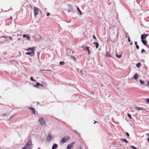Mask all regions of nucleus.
I'll return each instance as SVG.
<instances>
[{
  "label": "nucleus",
  "instance_id": "1",
  "mask_svg": "<svg viewBox=\"0 0 149 149\" xmlns=\"http://www.w3.org/2000/svg\"><path fill=\"white\" fill-rule=\"evenodd\" d=\"M26 51H28V52L25 53L26 55H28L31 56H33L35 54V48L34 47H30L28 49H25Z\"/></svg>",
  "mask_w": 149,
  "mask_h": 149
},
{
  "label": "nucleus",
  "instance_id": "2",
  "mask_svg": "<svg viewBox=\"0 0 149 149\" xmlns=\"http://www.w3.org/2000/svg\"><path fill=\"white\" fill-rule=\"evenodd\" d=\"M38 121L40 125L42 126H46V125L45 120L42 117H40L39 118Z\"/></svg>",
  "mask_w": 149,
  "mask_h": 149
},
{
  "label": "nucleus",
  "instance_id": "3",
  "mask_svg": "<svg viewBox=\"0 0 149 149\" xmlns=\"http://www.w3.org/2000/svg\"><path fill=\"white\" fill-rule=\"evenodd\" d=\"M31 142L30 141H28L22 149H31Z\"/></svg>",
  "mask_w": 149,
  "mask_h": 149
},
{
  "label": "nucleus",
  "instance_id": "4",
  "mask_svg": "<svg viewBox=\"0 0 149 149\" xmlns=\"http://www.w3.org/2000/svg\"><path fill=\"white\" fill-rule=\"evenodd\" d=\"M70 139V137L69 136H66L64 137L61 140V143H64L69 141Z\"/></svg>",
  "mask_w": 149,
  "mask_h": 149
},
{
  "label": "nucleus",
  "instance_id": "5",
  "mask_svg": "<svg viewBox=\"0 0 149 149\" xmlns=\"http://www.w3.org/2000/svg\"><path fill=\"white\" fill-rule=\"evenodd\" d=\"M40 10L37 7H34V14L35 16L38 15L40 12Z\"/></svg>",
  "mask_w": 149,
  "mask_h": 149
},
{
  "label": "nucleus",
  "instance_id": "6",
  "mask_svg": "<svg viewBox=\"0 0 149 149\" xmlns=\"http://www.w3.org/2000/svg\"><path fill=\"white\" fill-rule=\"evenodd\" d=\"M135 109L138 111H146V109L144 108H143L142 107H135L134 108Z\"/></svg>",
  "mask_w": 149,
  "mask_h": 149
},
{
  "label": "nucleus",
  "instance_id": "7",
  "mask_svg": "<svg viewBox=\"0 0 149 149\" xmlns=\"http://www.w3.org/2000/svg\"><path fill=\"white\" fill-rule=\"evenodd\" d=\"M52 136L51 134L49 133L48 134L47 136V140L48 141H50L52 139Z\"/></svg>",
  "mask_w": 149,
  "mask_h": 149
},
{
  "label": "nucleus",
  "instance_id": "8",
  "mask_svg": "<svg viewBox=\"0 0 149 149\" xmlns=\"http://www.w3.org/2000/svg\"><path fill=\"white\" fill-rule=\"evenodd\" d=\"M75 143L74 142L70 143V144L68 145L67 148V149H71L73 147V145Z\"/></svg>",
  "mask_w": 149,
  "mask_h": 149
},
{
  "label": "nucleus",
  "instance_id": "9",
  "mask_svg": "<svg viewBox=\"0 0 149 149\" xmlns=\"http://www.w3.org/2000/svg\"><path fill=\"white\" fill-rule=\"evenodd\" d=\"M40 86L41 87H43V85L39 83H36V85H34L33 86L34 87H36V88H38V86Z\"/></svg>",
  "mask_w": 149,
  "mask_h": 149
},
{
  "label": "nucleus",
  "instance_id": "10",
  "mask_svg": "<svg viewBox=\"0 0 149 149\" xmlns=\"http://www.w3.org/2000/svg\"><path fill=\"white\" fill-rule=\"evenodd\" d=\"M141 38L142 40V42L143 43L146 45L147 44L146 40L144 39L146 38Z\"/></svg>",
  "mask_w": 149,
  "mask_h": 149
},
{
  "label": "nucleus",
  "instance_id": "11",
  "mask_svg": "<svg viewBox=\"0 0 149 149\" xmlns=\"http://www.w3.org/2000/svg\"><path fill=\"white\" fill-rule=\"evenodd\" d=\"M82 48L85 50H88V49H89V47L88 46H85L83 45L82 46Z\"/></svg>",
  "mask_w": 149,
  "mask_h": 149
},
{
  "label": "nucleus",
  "instance_id": "12",
  "mask_svg": "<svg viewBox=\"0 0 149 149\" xmlns=\"http://www.w3.org/2000/svg\"><path fill=\"white\" fill-rule=\"evenodd\" d=\"M147 36H149V35L148 34L144 33L141 35V37H146Z\"/></svg>",
  "mask_w": 149,
  "mask_h": 149
},
{
  "label": "nucleus",
  "instance_id": "13",
  "mask_svg": "<svg viewBox=\"0 0 149 149\" xmlns=\"http://www.w3.org/2000/svg\"><path fill=\"white\" fill-rule=\"evenodd\" d=\"M77 9L78 11V14L79 15H81L82 14V12L81 10L79 9L78 7H77Z\"/></svg>",
  "mask_w": 149,
  "mask_h": 149
},
{
  "label": "nucleus",
  "instance_id": "14",
  "mask_svg": "<svg viewBox=\"0 0 149 149\" xmlns=\"http://www.w3.org/2000/svg\"><path fill=\"white\" fill-rule=\"evenodd\" d=\"M57 146H58V145L57 144H53V145L52 147V149H55L56 148V147H57Z\"/></svg>",
  "mask_w": 149,
  "mask_h": 149
},
{
  "label": "nucleus",
  "instance_id": "15",
  "mask_svg": "<svg viewBox=\"0 0 149 149\" xmlns=\"http://www.w3.org/2000/svg\"><path fill=\"white\" fill-rule=\"evenodd\" d=\"M139 78V76L137 74H135L133 76V78L135 80Z\"/></svg>",
  "mask_w": 149,
  "mask_h": 149
},
{
  "label": "nucleus",
  "instance_id": "16",
  "mask_svg": "<svg viewBox=\"0 0 149 149\" xmlns=\"http://www.w3.org/2000/svg\"><path fill=\"white\" fill-rule=\"evenodd\" d=\"M29 109L31 110L33 113L35 115V111L34 109L32 107H30Z\"/></svg>",
  "mask_w": 149,
  "mask_h": 149
},
{
  "label": "nucleus",
  "instance_id": "17",
  "mask_svg": "<svg viewBox=\"0 0 149 149\" xmlns=\"http://www.w3.org/2000/svg\"><path fill=\"white\" fill-rule=\"evenodd\" d=\"M31 36L28 34H24L23 36V37H30Z\"/></svg>",
  "mask_w": 149,
  "mask_h": 149
},
{
  "label": "nucleus",
  "instance_id": "18",
  "mask_svg": "<svg viewBox=\"0 0 149 149\" xmlns=\"http://www.w3.org/2000/svg\"><path fill=\"white\" fill-rule=\"evenodd\" d=\"M116 57L118 58H120L121 57L122 55L121 54H120L119 55H118L117 54H116Z\"/></svg>",
  "mask_w": 149,
  "mask_h": 149
},
{
  "label": "nucleus",
  "instance_id": "19",
  "mask_svg": "<svg viewBox=\"0 0 149 149\" xmlns=\"http://www.w3.org/2000/svg\"><path fill=\"white\" fill-rule=\"evenodd\" d=\"M93 43L95 44L96 48H97L99 46V44H98V43L97 42H93Z\"/></svg>",
  "mask_w": 149,
  "mask_h": 149
},
{
  "label": "nucleus",
  "instance_id": "20",
  "mask_svg": "<svg viewBox=\"0 0 149 149\" xmlns=\"http://www.w3.org/2000/svg\"><path fill=\"white\" fill-rule=\"evenodd\" d=\"M15 115H13V116H10V117L8 119V120H10L11 119L15 117Z\"/></svg>",
  "mask_w": 149,
  "mask_h": 149
},
{
  "label": "nucleus",
  "instance_id": "21",
  "mask_svg": "<svg viewBox=\"0 0 149 149\" xmlns=\"http://www.w3.org/2000/svg\"><path fill=\"white\" fill-rule=\"evenodd\" d=\"M121 141H122L123 142H125L126 143H128V141H127V140L125 139H122L121 140Z\"/></svg>",
  "mask_w": 149,
  "mask_h": 149
},
{
  "label": "nucleus",
  "instance_id": "22",
  "mask_svg": "<svg viewBox=\"0 0 149 149\" xmlns=\"http://www.w3.org/2000/svg\"><path fill=\"white\" fill-rule=\"evenodd\" d=\"M71 59H72L73 60H74V61H76L75 58L73 56H71Z\"/></svg>",
  "mask_w": 149,
  "mask_h": 149
},
{
  "label": "nucleus",
  "instance_id": "23",
  "mask_svg": "<svg viewBox=\"0 0 149 149\" xmlns=\"http://www.w3.org/2000/svg\"><path fill=\"white\" fill-rule=\"evenodd\" d=\"M140 63H139L136 64V67L138 68H139L140 66Z\"/></svg>",
  "mask_w": 149,
  "mask_h": 149
},
{
  "label": "nucleus",
  "instance_id": "24",
  "mask_svg": "<svg viewBox=\"0 0 149 149\" xmlns=\"http://www.w3.org/2000/svg\"><path fill=\"white\" fill-rule=\"evenodd\" d=\"M59 64L60 65H63L65 64V63L63 61H60Z\"/></svg>",
  "mask_w": 149,
  "mask_h": 149
},
{
  "label": "nucleus",
  "instance_id": "25",
  "mask_svg": "<svg viewBox=\"0 0 149 149\" xmlns=\"http://www.w3.org/2000/svg\"><path fill=\"white\" fill-rule=\"evenodd\" d=\"M106 56L108 57H110V55L109 54L108 52H106Z\"/></svg>",
  "mask_w": 149,
  "mask_h": 149
},
{
  "label": "nucleus",
  "instance_id": "26",
  "mask_svg": "<svg viewBox=\"0 0 149 149\" xmlns=\"http://www.w3.org/2000/svg\"><path fill=\"white\" fill-rule=\"evenodd\" d=\"M139 81L141 84H143L144 83V82L141 80H139Z\"/></svg>",
  "mask_w": 149,
  "mask_h": 149
},
{
  "label": "nucleus",
  "instance_id": "27",
  "mask_svg": "<svg viewBox=\"0 0 149 149\" xmlns=\"http://www.w3.org/2000/svg\"><path fill=\"white\" fill-rule=\"evenodd\" d=\"M2 116L3 117H6L7 116V114L6 113H3L2 115Z\"/></svg>",
  "mask_w": 149,
  "mask_h": 149
},
{
  "label": "nucleus",
  "instance_id": "28",
  "mask_svg": "<svg viewBox=\"0 0 149 149\" xmlns=\"http://www.w3.org/2000/svg\"><path fill=\"white\" fill-rule=\"evenodd\" d=\"M34 36L35 37H40L41 36L38 34H36Z\"/></svg>",
  "mask_w": 149,
  "mask_h": 149
},
{
  "label": "nucleus",
  "instance_id": "29",
  "mask_svg": "<svg viewBox=\"0 0 149 149\" xmlns=\"http://www.w3.org/2000/svg\"><path fill=\"white\" fill-rule=\"evenodd\" d=\"M31 81H34V82L36 81L33 79L32 77H31Z\"/></svg>",
  "mask_w": 149,
  "mask_h": 149
},
{
  "label": "nucleus",
  "instance_id": "30",
  "mask_svg": "<svg viewBox=\"0 0 149 149\" xmlns=\"http://www.w3.org/2000/svg\"><path fill=\"white\" fill-rule=\"evenodd\" d=\"M127 116H128L129 118H130L131 119H132V117L131 116V115L130 114H128L127 115Z\"/></svg>",
  "mask_w": 149,
  "mask_h": 149
},
{
  "label": "nucleus",
  "instance_id": "31",
  "mask_svg": "<svg viewBox=\"0 0 149 149\" xmlns=\"http://www.w3.org/2000/svg\"><path fill=\"white\" fill-rule=\"evenodd\" d=\"M131 147L132 148H133L134 149H137L134 146H131Z\"/></svg>",
  "mask_w": 149,
  "mask_h": 149
},
{
  "label": "nucleus",
  "instance_id": "32",
  "mask_svg": "<svg viewBox=\"0 0 149 149\" xmlns=\"http://www.w3.org/2000/svg\"><path fill=\"white\" fill-rule=\"evenodd\" d=\"M145 52V50L143 49H142L141 50V52L142 53H143V52Z\"/></svg>",
  "mask_w": 149,
  "mask_h": 149
},
{
  "label": "nucleus",
  "instance_id": "33",
  "mask_svg": "<svg viewBox=\"0 0 149 149\" xmlns=\"http://www.w3.org/2000/svg\"><path fill=\"white\" fill-rule=\"evenodd\" d=\"M146 101L147 102L149 103V98H147L146 100Z\"/></svg>",
  "mask_w": 149,
  "mask_h": 149
},
{
  "label": "nucleus",
  "instance_id": "34",
  "mask_svg": "<svg viewBox=\"0 0 149 149\" xmlns=\"http://www.w3.org/2000/svg\"><path fill=\"white\" fill-rule=\"evenodd\" d=\"M0 38V43L3 42V40H2L1 38Z\"/></svg>",
  "mask_w": 149,
  "mask_h": 149
},
{
  "label": "nucleus",
  "instance_id": "35",
  "mask_svg": "<svg viewBox=\"0 0 149 149\" xmlns=\"http://www.w3.org/2000/svg\"><path fill=\"white\" fill-rule=\"evenodd\" d=\"M136 48L137 49H139V45H136Z\"/></svg>",
  "mask_w": 149,
  "mask_h": 149
},
{
  "label": "nucleus",
  "instance_id": "36",
  "mask_svg": "<svg viewBox=\"0 0 149 149\" xmlns=\"http://www.w3.org/2000/svg\"><path fill=\"white\" fill-rule=\"evenodd\" d=\"M126 135H127V136H129V133H128V132H126Z\"/></svg>",
  "mask_w": 149,
  "mask_h": 149
},
{
  "label": "nucleus",
  "instance_id": "37",
  "mask_svg": "<svg viewBox=\"0 0 149 149\" xmlns=\"http://www.w3.org/2000/svg\"><path fill=\"white\" fill-rule=\"evenodd\" d=\"M87 50L88 51V54H90V51L89 49H88V50Z\"/></svg>",
  "mask_w": 149,
  "mask_h": 149
},
{
  "label": "nucleus",
  "instance_id": "38",
  "mask_svg": "<svg viewBox=\"0 0 149 149\" xmlns=\"http://www.w3.org/2000/svg\"><path fill=\"white\" fill-rule=\"evenodd\" d=\"M134 43H135V45H137V42H134Z\"/></svg>",
  "mask_w": 149,
  "mask_h": 149
},
{
  "label": "nucleus",
  "instance_id": "39",
  "mask_svg": "<svg viewBox=\"0 0 149 149\" xmlns=\"http://www.w3.org/2000/svg\"><path fill=\"white\" fill-rule=\"evenodd\" d=\"M128 41L129 42H130V38H128Z\"/></svg>",
  "mask_w": 149,
  "mask_h": 149
},
{
  "label": "nucleus",
  "instance_id": "40",
  "mask_svg": "<svg viewBox=\"0 0 149 149\" xmlns=\"http://www.w3.org/2000/svg\"><path fill=\"white\" fill-rule=\"evenodd\" d=\"M146 135L148 137V138H149V134H146Z\"/></svg>",
  "mask_w": 149,
  "mask_h": 149
},
{
  "label": "nucleus",
  "instance_id": "41",
  "mask_svg": "<svg viewBox=\"0 0 149 149\" xmlns=\"http://www.w3.org/2000/svg\"><path fill=\"white\" fill-rule=\"evenodd\" d=\"M49 13H48L47 14V16H49Z\"/></svg>",
  "mask_w": 149,
  "mask_h": 149
},
{
  "label": "nucleus",
  "instance_id": "42",
  "mask_svg": "<svg viewBox=\"0 0 149 149\" xmlns=\"http://www.w3.org/2000/svg\"><path fill=\"white\" fill-rule=\"evenodd\" d=\"M147 140L149 142V138H148L147 139Z\"/></svg>",
  "mask_w": 149,
  "mask_h": 149
},
{
  "label": "nucleus",
  "instance_id": "43",
  "mask_svg": "<svg viewBox=\"0 0 149 149\" xmlns=\"http://www.w3.org/2000/svg\"><path fill=\"white\" fill-rule=\"evenodd\" d=\"M27 38V40H29L30 39V38Z\"/></svg>",
  "mask_w": 149,
  "mask_h": 149
},
{
  "label": "nucleus",
  "instance_id": "44",
  "mask_svg": "<svg viewBox=\"0 0 149 149\" xmlns=\"http://www.w3.org/2000/svg\"><path fill=\"white\" fill-rule=\"evenodd\" d=\"M10 40H12V38H9Z\"/></svg>",
  "mask_w": 149,
  "mask_h": 149
},
{
  "label": "nucleus",
  "instance_id": "45",
  "mask_svg": "<svg viewBox=\"0 0 149 149\" xmlns=\"http://www.w3.org/2000/svg\"><path fill=\"white\" fill-rule=\"evenodd\" d=\"M130 45H132V43H130Z\"/></svg>",
  "mask_w": 149,
  "mask_h": 149
},
{
  "label": "nucleus",
  "instance_id": "46",
  "mask_svg": "<svg viewBox=\"0 0 149 149\" xmlns=\"http://www.w3.org/2000/svg\"><path fill=\"white\" fill-rule=\"evenodd\" d=\"M148 85L149 86V81H148Z\"/></svg>",
  "mask_w": 149,
  "mask_h": 149
},
{
  "label": "nucleus",
  "instance_id": "47",
  "mask_svg": "<svg viewBox=\"0 0 149 149\" xmlns=\"http://www.w3.org/2000/svg\"><path fill=\"white\" fill-rule=\"evenodd\" d=\"M68 11L69 12H70V10H68Z\"/></svg>",
  "mask_w": 149,
  "mask_h": 149
},
{
  "label": "nucleus",
  "instance_id": "48",
  "mask_svg": "<svg viewBox=\"0 0 149 149\" xmlns=\"http://www.w3.org/2000/svg\"><path fill=\"white\" fill-rule=\"evenodd\" d=\"M10 18L12 19V17H10Z\"/></svg>",
  "mask_w": 149,
  "mask_h": 149
},
{
  "label": "nucleus",
  "instance_id": "49",
  "mask_svg": "<svg viewBox=\"0 0 149 149\" xmlns=\"http://www.w3.org/2000/svg\"><path fill=\"white\" fill-rule=\"evenodd\" d=\"M97 123V121H95V122H94V124H95V123Z\"/></svg>",
  "mask_w": 149,
  "mask_h": 149
},
{
  "label": "nucleus",
  "instance_id": "50",
  "mask_svg": "<svg viewBox=\"0 0 149 149\" xmlns=\"http://www.w3.org/2000/svg\"><path fill=\"white\" fill-rule=\"evenodd\" d=\"M20 40V39L19 38L18 40Z\"/></svg>",
  "mask_w": 149,
  "mask_h": 149
},
{
  "label": "nucleus",
  "instance_id": "51",
  "mask_svg": "<svg viewBox=\"0 0 149 149\" xmlns=\"http://www.w3.org/2000/svg\"><path fill=\"white\" fill-rule=\"evenodd\" d=\"M93 37L94 38V37H95L94 36H93Z\"/></svg>",
  "mask_w": 149,
  "mask_h": 149
},
{
  "label": "nucleus",
  "instance_id": "52",
  "mask_svg": "<svg viewBox=\"0 0 149 149\" xmlns=\"http://www.w3.org/2000/svg\"><path fill=\"white\" fill-rule=\"evenodd\" d=\"M75 132L76 133H77V131H75Z\"/></svg>",
  "mask_w": 149,
  "mask_h": 149
},
{
  "label": "nucleus",
  "instance_id": "53",
  "mask_svg": "<svg viewBox=\"0 0 149 149\" xmlns=\"http://www.w3.org/2000/svg\"><path fill=\"white\" fill-rule=\"evenodd\" d=\"M94 38L95 39H96V38Z\"/></svg>",
  "mask_w": 149,
  "mask_h": 149
},
{
  "label": "nucleus",
  "instance_id": "54",
  "mask_svg": "<svg viewBox=\"0 0 149 149\" xmlns=\"http://www.w3.org/2000/svg\"><path fill=\"white\" fill-rule=\"evenodd\" d=\"M81 73L82 74V71H81Z\"/></svg>",
  "mask_w": 149,
  "mask_h": 149
},
{
  "label": "nucleus",
  "instance_id": "55",
  "mask_svg": "<svg viewBox=\"0 0 149 149\" xmlns=\"http://www.w3.org/2000/svg\"><path fill=\"white\" fill-rule=\"evenodd\" d=\"M2 37L4 38L5 37L4 36H3Z\"/></svg>",
  "mask_w": 149,
  "mask_h": 149
},
{
  "label": "nucleus",
  "instance_id": "56",
  "mask_svg": "<svg viewBox=\"0 0 149 149\" xmlns=\"http://www.w3.org/2000/svg\"><path fill=\"white\" fill-rule=\"evenodd\" d=\"M38 149H40V148H38Z\"/></svg>",
  "mask_w": 149,
  "mask_h": 149
},
{
  "label": "nucleus",
  "instance_id": "57",
  "mask_svg": "<svg viewBox=\"0 0 149 149\" xmlns=\"http://www.w3.org/2000/svg\"><path fill=\"white\" fill-rule=\"evenodd\" d=\"M0 149H1L0 148Z\"/></svg>",
  "mask_w": 149,
  "mask_h": 149
},
{
  "label": "nucleus",
  "instance_id": "58",
  "mask_svg": "<svg viewBox=\"0 0 149 149\" xmlns=\"http://www.w3.org/2000/svg\"><path fill=\"white\" fill-rule=\"evenodd\" d=\"M80 149H81V148H80Z\"/></svg>",
  "mask_w": 149,
  "mask_h": 149
}]
</instances>
